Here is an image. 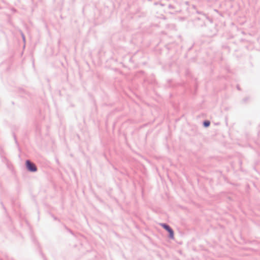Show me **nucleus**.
Wrapping results in <instances>:
<instances>
[{"instance_id":"nucleus-1","label":"nucleus","mask_w":260,"mask_h":260,"mask_svg":"<svg viewBox=\"0 0 260 260\" xmlns=\"http://www.w3.org/2000/svg\"><path fill=\"white\" fill-rule=\"evenodd\" d=\"M26 166L27 170L29 171L36 172L37 170L36 165L28 160L26 161Z\"/></svg>"},{"instance_id":"nucleus-2","label":"nucleus","mask_w":260,"mask_h":260,"mask_svg":"<svg viewBox=\"0 0 260 260\" xmlns=\"http://www.w3.org/2000/svg\"><path fill=\"white\" fill-rule=\"evenodd\" d=\"M161 225L166 230H167L168 232H169L170 231V230H171L172 229H171V228L168 226V225L166 224H161Z\"/></svg>"},{"instance_id":"nucleus-3","label":"nucleus","mask_w":260,"mask_h":260,"mask_svg":"<svg viewBox=\"0 0 260 260\" xmlns=\"http://www.w3.org/2000/svg\"><path fill=\"white\" fill-rule=\"evenodd\" d=\"M161 225L166 230H167L168 232H169L170 231V230H171L172 229H171V228L168 226V225L166 224H161Z\"/></svg>"},{"instance_id":"nucleus-4","label":"nucleus","mask_w":260,"mask_h":260,"mask_svg":"<svg viewBox=\"0 0 260 260\" xmlns=\"http://www.w3.org/2000/svg\"><path fill=\"white\" fill-rule=\"evenodd\" d=\"M170 234V238L173 239L174 238V232L172 229L170 230V231L168 232Z\"/></svg>"},{"instance_id":"nucleus-5","label":"nucleus","mask_w":260,"mask_h":260,"mask_svg":"<svg viewBox=\"0 0 260 260\" xmlns=\"http://www.w3.org/2000/svg\"><path fill=\"white\" fill-rule=\"evenodd\" d=\"M210 121H205L204 122V125L205 127H208L210 125Z\"/></svg>"}]
</instances>
